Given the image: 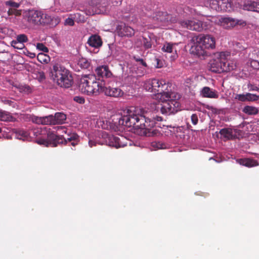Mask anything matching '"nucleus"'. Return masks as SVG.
Masks as SVG:
<instances>
[{"label": "nucleus", "mask_w": 259, "mask_h": 259, "mask_svg": "<svg viewBox=\"0 0 259 259\" xmlns=\"http://www.w3.org/2000/svg\"><path fill=\"white\" fill-rule=\"evenodd\" d=\"M73 16L74 20L77 23H84L86 20L85 16L80 13H75Z\"/></svg>", "instance_id": "33"}, {"label": "nucleus", "mask_w": 259, "mask_h": 259, "mask_svg": "<svg viewBox=\"0 0 259 259\" xmlns=\"http://www.w3.org/2000/svg\"><path fill=\"white\" fill-rule=\"evenodd\" d=\"M238 162L246 167H251L258 165V162L253 159L250 158H242L238 160Z\"/></svg>", "instance_id": "25"}, {"label": "nucleus", "mask_w": 259, "mask_h": 259, "mask_svg": "<svg viewBox=\"0 0 259 259\" xmlns=\"http://www.w3.org/2000/svg\"><path fill=\"white\" fill-rule=\"evenodd\" d=\"M2 102L5 104L9 105V106H11L13 107V108H17L18 107V105L14 100L4 99L2 100Z\"/></svg>", "instance_id": "37"}, {"label": "nucleus", "mask_w": 259, "mask_h": 259, "mask_svg": "<svg viewBox=\"0 0 259 259\" xmlns=\"http://www.w3.org/2000/svg\"><path fill=\"white\" fill-rule=\"evenodd\" d=\"M57 130L61 133L67 135L66 137L63 135H56L52 131H48L46 139H40L37 141L39 144L44 145L47 147H57L60 145H66L67 143H70L73 146L77 145L79 142V136L74 133H71L70 131L64 126H58L56 127Z\"/></svg>", "instance_id": "2"}, {"label": "nucleus", "mask_w": 259, "mask_h": 259, "mask_svg": "<svg viewBox=\"0 0 259 259\" xmlns=\"http://www.w3.org/2000/svg\"><path fill=\"white\" fill-rule=\"evenodd\" d=\"M104 83L97 80L95 75L82 76L79 81L78 88L81 92L88 95H97L101 92Z\"/></svg>", "instance_id": "5"}, {"label": "nucleus", "mask_w": 259, "mask_h": 259, "mask_svg": "<svg viewBox=\"0 0 259 259\" xmlns=\"http://www.w3.org/2000/svg\"><path fill=\"white\" fill-rule=\"evenodd\" d=\"M51 73L53 79L60 87L69 88L72 85V75L64 66L58 64L54 65Z\"/></svg>", "instance_id": "6"}, {"label": "nucleus", "mask_w": 259, "mask_h": 259, "mask_svg": "<svg viewBox=\"0 0 259 259\" xmlns=\"http://www.w3.org/2000/svg\"><path fill=\"white\" fill-rule=\"evenodd\" d=\"M244 10L259 12V2H247L243 6Z\"/></svg>", "instance_id": "24"}, {"label": "nucleus", "mask_w": 259, "mask_h": 259, "mask_svg": "<svg viewBox=\"0 0 259 259\" xmlns=\"http://www.w3.org/2000/svg\"><path fill=\"white\" fill-rule=\"evenodd\" d=\"M74 24V21L70 18H67L65 21V25L69 26H73Z\"/></svg>", "instance_id": "50"}, {"label": "nucleus", "mask_w": 259, "mask_h": 259, "mask_svg": "<svg viewBox=\"0 0 259 259\" xmlns=\"http://www.w3.org/2000/svg\"><path fill=\"white\" fill-rule=\"evenodd\" d=\"M248 88L250 91H258L259 90V88L251 83L248 84Z\"/></svg>", "instance_id": "48"}, {"label": "nucleus", "mask_w": 259, "mask_h": 259, "mask_svg": "<svg viewBox=\"0 0 259 259\" xmlns=\"http://www.w3.org/2000/svg\"><path fill=\"white\" fill-rule=\"evenodd\" d=\"M35 55L34 53H30V57L31 58H33L35 57Z\"/></svg>", "instance_id": "55"}, {"label": "nucleus", "mask_w": 259, "mask_h": 259, "mask_svg": "<svg viewBox=\"0 0 259 259\" xmlns=\"http://www.w3.org/2000/svg\"><path fill=\"white\" fill-rule=\"evenodd\" d=\"M152 146L154 147H156L157 148V149H163L164 148V145L158 142H153L152 143Z\"/></svg>", "instance_id": "45"}, {"label": "nucleus", "mask_w": 259, "mask_h": 259, "mask_svg": "<svg viewBox=\"0 0 259 259\" xmlns=\"http://www.w3.org/2000/svg\"><path fill=\"white\" fill-rule=\"evenodd\" d=\"M39 16L40 11L32 10L26 13L25 19L30 25H38Z\"/></svg>", "instance_id": "13"}, {"label": "nucleus", "mask_w": 259, "mask_h": 259, "mask_svg": "<svg viewBox=\"0 0 259 259\" xmlns=\"http://www.w3.org/2000/svg\"><path fill=\"white\" fill-rule=\"evenodd\" d=\"M50 118L52 117H49V115L44 117H35L33 119V121L37 124H50Z\"/></svg>", "instance_id": "27"}, {"label": "nucleus", "mask_w": 259, "mask_h": 259, "mask_svg": "<svg viewBox=\"0 0 259 259\" xmlns=\"http://www.w3.org/2000/svg\"><path fill=\"white\" fill-rule=\"evenodd\" d=\"M6 5L7 6H10L11 7H12L13 8H17L19 7V4L17 3H15V2H14L12 1H7L6 2Z\"/></svg>", "instance_id": "43"}, {"label": "nucleus", "mask_w": 259, "mask_h": 259, "mask_svg": "<svg viewBox=\"0 0 259 259\" xmlns=\"http://www.w3.org/2000/svg\"><path fill=\"white\" fill-rule=\"evenodd\" d=\"M39 22L38 23L39 25H46L50 24L52 19L51 17L46 14L40 11V16H39Z\"/></svg>", "instance_id": "26"}, {"label": "nucleus", "mask_w": 259, "mask_h": 259, "mask_svg": "<svg viewBox=\"0 0 259 259\" xmlns=\"http://www.w3.org/2000/svg\"><path fill=\"white\" fill-rule=\"evenodd\" d=\"M236 100L241 102H246V96L245 94H236L235 97Z\"/></svg>", "instance_id": "39"}, {"label": "nucleus", "mask_w": 259, "mask_h": 259, "mask_svg": "<svg viewBox=\"0 0 259 259\" xmlns=\"http://www.w3.org/2000/svg\"><path fill=\"white\" fill-rule=\"evenodd\" d=\"M201 94L203 97L209 98H218L219 95L217 91L209 87H205L201 91Z\"/></svg>", "instance_id": "21"}, {"label": "nucleus", "mask_w": 259, "mask_h": 259, "mask_svg": "<svg viewBox=\"0 0 259 259\" xmlns=\"http://www.w3.org/2000/svg\"><path fill=\"white\" fill-rule=\"evenodd\" d=\"M77 64L82 69H88L90 66V62L87 59L83 58L78 60Z\"/></svg>", "instance_id": "31"}, {"label": "nucleus", "mask_w": 259, "mask_h": 259, "mask_svg": "<svg viewBox=\"0 0 259 259\" xmlns=\"http://www.w3.org/2000/svg\"><path fill=\"white\" fill-rule=\"evenodd\" d=\"M175 44H172L170 42H165L161 50L163 52L168 53H172L173 55L170 56L171 60H175L178 57V55L177 53V50L175 48Z\"/></svg>", "instance_id": "17"}, {"label": "nucleus", "mask_w": 259, "mask_h": 259, "mask_svg": "<svg viewBox=\"0 0 259 259\" xmlns=\"http://www.w3.org/2000/svg\"><path fill=\"white\" fill-rule=\"evenodd\" d=\"M221 0H205V4L211 9L216 11L219 10V5Z\"/></svg>", "instance_id": "29"}, {"label": "nucleus", "mask_w": 259, "mask_h": 259, "mask_svg": "<svg viewBox=\"0 0 259 259\" xmlns=\"http://www.w3.org/2000/svg\"><path fill=\"white\" fill-rule=\"evenodd\" d=\"M134 59L137 62H139L142 65H143L144 67H147V63L144 61V60L140 58L139 57L134 56Z\"/></svg>", "instance_id": "44"}, {"label": "nucleus", "mask_w": 259, "mask_h": 259, "mask_svg": "<svg viewBox=\"0 0 259 259\" xmlns=\"http://www.w3.org/2000/svg\"><path fill=\"white\" fill-rule=\"evenodd\" d=\"M111 123L116 128L120 126L126 127H133L143 130L146 136H150L151 128L154 126L155 122L144 115L137 113L134 108L128 109L126 115L115 114L111 117Z\"/></svg>", "instance_id": "1"}, {"label": "nucleus", "mask_w": 259, "mask_h": 259, "mask_svg": "<svg viewBox=\"0 0 259 259\" xmlns=\"http://www.w3.org/2000/svg\"><path fill=\"white\" fill-rule=\"evenodd\" d=\"M180 98V95L175 92L164 93L160 95L158 99L161 103L158 108L162 114L167 115L175 113L180 108V103L178 101Z\"/></svg>", "instance_id": "4"}, {"label": "nucleus", "mask_w": 259, "mask_h": 259, "mask_svg": "<svg viewBox=\"0 0 259 259\" xmlns=\"http://www.w3.org/2000/svg\"><path fill=\"white\" fill-rule=\"evenodd\" d=\"M1 132H2V130H1V128H0V133H1Z\"/></svg>", "instance_id": "56"}, {"label": "nucleus", "mask_w": 259, "mask_h": 259, "mask_svg": "<svg viewBox=\"0 0 259 259\" xmlns=\"http://www.w3.org/2000/svg\"><path fill=\"white\" fill-rule=\"evenodd\" d=\"M225 58L222 66L223 72H229L236 68V63L232 60H228L227 57L230 56L228 53L225 52Z\"/></svg>", "instance_id": "19"}, {"label": "nucleus", "mask_w": 259, "mask_h": 259, "mask_svg": "<svg viewBox=\"0 0 259 259\" xmlns=\"http://www.w3.org/2000/svg\"><path fill=\"white\" fill-rule=\"evenodd\" d=\"M191 119L192 123L194 125H196L197 124L198 121V119L197 115L196 114H193L191 115Z\"/></svg>", "instance_id": "47"}, {"label": "nucleus", "mask_w": 259, "mask_h": 259, "mask_svg": "<svg viewBox=\"0 0 259 259\" xmlns=\"http://www.w3.org/2000/svg\"><path fill=\"white\" fill-rule=\"evenodd\" d=\"M39 78L41 80L45 79V75L43 72H39Z\"/></svg>", "instance_id": "51"}, {"label": "nucleus", "mask_w": 259, "mask_h": 259, "mask_svg": "<svg viewBox=\"0 0 259 259\" xmlns=\"http://www.w3.org/2000/svg\"><path fill=\"white\" fill-rule=\"evenodd\" d=\"M74 101L79 104H83L85 102L84 99L80 96H75L74 97Z\"/></svg>", "instance_id": "46"}, {"label": "nucleus", "mask_w": 259, "mask_h": 259, "mask_svg": "<svg viewBox=\"0 0 259 259\" xmlns=\"http://www.w3.org/2000/svg\"><path fill=\"white\" fill-rule=\"evenodd\" d=\"M89 144L91 147H92L93 146L95 145V143L94 141L90 140L89 142Z\"/></svg>", "instance_id": "52"}, {"label": "nucleus", "mask_w": 259, "mask_h": 259, "mask_svg": "<svg viewBox=\"0 0 259 259\" xmlns=\"http://www.w3.org/2000/svg\"><path fill=\"white\" fill-rule=\"evenodd\" d=\"M12 46L17 49H22L24 47L23 44L20 43L17 41L13 40L12 42Z\"/></svg>", "instance_id": "41"}, {"label": "nucleus", "mask_w": 259, "mask_h": 259, "mask_svg": "<svg viewBox=\"0 0 259 259\" xmlns=\"http://www.w3.org/2000/svg\"><path fill=\"white\" fill-rule=\"evenodd\" d=\"M220 134L225 141L234 140L236 138V136L233 135V130L231 128H223L220 130Z\"/></svg>", "instance_id": "22"}, {"label": "nucleus", "mask_w": 259, "mask_h": 259, "mask_svg": "<svg viewBox=\"0 0 259 259\" xmlns=\"http://www.w3.org/2000/svg\"><path fill=\"white\" fill-rule=\"evenodd\" d=\"M87 43L92 47L99 48L102 46L103 41L100 36L93 34L89 38Z\"/></svg>", "instance_id": "18"}, {"label": "nucleus", "mask_w": 259, "mask_h": 259, "mask_svg": "<svg viewBox=\"0 0 259 259\" xmlns=\"http://www.w3.org/2000/svg\"><path fill=\"white\" fill-rule=\"evenodd\" d=\"M171 83L163 79L153 78L146 81L144 88L148 92L157 94V98H160V95L164 93H170L169 89Z\"/></svg>", "instance_id": "7"}, {"label": "nucleus", "mask_w": 259, "mask_h": 259, "mask_svg": "<svg viewBox=\"0 0 259 259\" xmlns=\"http://www.w3.org/2000/svg\"><path fill=\"white\" fill-rule=\"evenodd\" d=\"M49 117H52L50 120V124H62L66 119V115L61 112L56 113L54 116L50 115Z\"/></svg>", "instance_id": "20"}, {"label": "nucleus", "mask_w": 259, "mask_h": 259, "mask_svg": "<svg viewBox=\"0 0 259 259\" xmlns=\"http://www.w3.org/2000/svg\"><path fill=\"white\" fill-rule=\"evenodd\" d=\"M180 24L183 27L191 30L201 31L202 30L201 22L196 19L181 21Z\"/></svg>", "instance_id": "12"}, {"label": "nucleus", "mask_w": 259, "mask_h": 259, "mask_svg": "<svg viewBox=\"0 0 259 259\" xmlns=\"http://www.w3.org/2000/svg\"><path fill=\"white\" fill-rule=\"evenodd\" d=\"M250 66L254 69H259V61L255 60H252L250 63Z\"/></svg>", "instance_id": "40"}, {"label": "nucleus", "mask_w": 259, "mask_h": 259, "mask_svg": "<svg viewBox=\"0 0 259 259\" xmlns=\"http://www.w3.org/2000/svg\"><path fill=\"white\" fill-rule=\"evenodd\" d=\"M8 14L9 15H12L13 14L18 15L20 14V13L18 12L17 10L15 8H14L10 9L8 11Z\"/></svg>", "instance_id": "49"}, {"label": "nucleus", "mask_w": 259, "mask_h": 259, "mask_svg": "<svg viewBox=\"0 0 259 259\" xmlns=\"http://www.w3.org/2000/svg\"><path fill=\"white\" fill-rule=\"evenodd\" d=\"M225 55V52H222L218 54L217 58L210 60L208 64L209 70L214 73L223 72L222 66L224 63Z\"/></svg>", "instance_id": "9"}, {"label": "nucleus", "mask_w": 259, "mask_h": 259, "mask_svg": "<svg viewBox=\"0 0 259 259\" xmlns=\"http://www.w3.org/2000/svg\"><path fill=\"white\" fill-rule=\"evenodd\" d=\"M153 43L150 38L143 37V45L145 49H149L152 48Z\"/></svg>", "instance_id": "34"}, {"label": "nucleus", "mask_w": 259, "mask_h": 259, "mask_svg": "<svg viewBox=\"0 0 259 259\" xmlns=\"http://www.w3.org/2000/svg\"><path fill=\"white\" fill-rule=\"evenodd\" d=\"M15 133V136L17 139L23 141L27 139L29 136L28 133L23 130H16Z\"/></svg>", "instance_id": "30"}, {"label": "nucleus", "mask_w": 259, "mask_h": 259, "mask_svg": "<svg viewBox=\"0 0 259 259\" xmlns=\"http://www.w3.org/2000/svg\"><path fill=\"white\" fill-rule=\"evenodd\" d=\"M101 92L104 93L106 96L114 98L120 97L123 95V92L120 89L110 86H105V83H104Z\"/></svg>", "instance_id": "14"}, {"label": "nucleus", "mask_w": 259, "mask_h": 259, "mask_svg": "<svg viewBox=\"0 0 259 259\" xmlns=\"http://www.w3.org/2000/svg\"><path fill=\"white\" fill-rule=\"evenodd\" d=\"M154 18L157 21L160 22H168L174 23L176 19H173L171 15L167 14L165 12H157Z\"/></svg>", "instance_id": "16"}, {"label": "nucleus", "mask_w": 259, "mask_h": 259, "mask_svg": "<svg viewBox=\"0 0 259 259\" xmlns=\"http://www.w3.org/2000/svg\"><path fill=\"white\" fill-rule=\"evenodd\" d=\"M95 73L97 77V80L100 82L105 83V79L110 78L112 76V73L109 69V67L106 65H102L98 67L95 70Z\"/></svg>", "instance_id": "11"}, {"label": "nucleus", "mask_w": 259, "mask_h": 259, "mask_svg": "<svg viewBox=\"0 0 259 259\" xmlns=\"http://www.w3.org/2000/svg\"><path fill=\"white\" fill-rule=\"evenodd\" d=\"M156 61H157V66L156 67L157 68H160L161 67V66L159 65V60L157 59Z\"/></svg>", "instance_id": "54"}, {"label": "nucleus", "mask_w": 259, "mask_h": 259, "mask_svg": "<svg viewBox=\"0 0 259 259\" xmlns=\"http://www.w3.org/2000/svg\"><path fill=\"white\" fill-rule=\"evenodd\" d=\"M115 31L119 36L122 37H131L135 33V30L134 28L123 23L117 25Z\"/></svg>", "instance_id": "10"}, {"label": "nucleus", "mask_w": 259, "mask_h": 259, "mask_svg": "<svg viewBox=\"0 0 259 259\" xmlns=\"http://www.w3.org/2000/svg\"><path fill=\"white\" fill-rule=\"evenodd\" d=\"M154 118L158 121H161L162 120V117L160 116H156Z\"/></svg>", "instance_id": "53"}, {"label": "nucleus", "mask_w": 259, "mask_h": 259, "mask_svg": "<svg viewBox=\"0 0 259 259\" xmlns=\"http://www.w3.org/2000/svg\"><path fill=\"white\" fill-rule=\"evenodd\" d=\"M219 24L225 29H231L239 24L238 20L231 17H221L219 19Z\"/></svg>", "instance_id": "15"}, {"label": "nucleus", "mask_w": 259, "mask_h": 259, "mask_svg": "<svg viewBox=\"0 0 259 259\" xmlns=\"http://www.w3.org/2000/svg\"><path fill=\"white\" fill-rule=\"evenodd\" d=\"M28 40V39L27 35L24 34H21L17 36V39L16 41L23 44L24 42H26Z\"/></svg>", "instance_id": "36"}, {"label": "nucleus", "mask_w": 259, "mask_h": 259, "mask_svg": "<svg viewBox=\"0 0 259 259\" xmlns=\"http://www.w3.org/2000/svg\"><path fill=\"white\" fill-rule=\"evenodd\" d=\"M243 112L246 114L251 115L258 114L259 110L255 107L251 106H246L244 107Z\"/></svg>", "instance_id": "28"}, {"label": "nucleus", "mask_w": 259, "mask_h": 259, "mask_svg": "<svg viewBox=\"0 0 259 259\" xmlns=\"http://www.w3.org/2000/svg\"><path fill=\"white\" fill-rule=\"evenodd\" d=\"M232 9V4L229 0H221L219 5V10L217 12H230Z\"/></svg>", "instance_id": "23"}, {"label": "nucleus", "mask_w": 259, "mask_h": 259, "mask_svg": "<svg viewBox=\"0 0 259 259\" xmlns=\"http://www.w3.org/2000/svg\"><path fill=\"white\" fill-rule=\"evenodd\" d=\"M102 136L104 138V141L101 144H104L116 148L123 147L126 146L128 143V140L122 136L117 137L104 132Z\"/></svg>", "instance_id": "8"}, {"label": "nucleus", "mask_w": 259, "mask_h": 259, "mask_svg": "<svg viewBox=\"0 0 259 259\" xmlns=\"http://www.w3.org/2000/svg\"><path fill=\"white\" fill-rule=\"evenodd\" d=\"M13 116L9 113L0 111V120L4 121H12Z\"/></svg>", "instance_id": "32"}, {"label": "nucleus", "mask_w": 259, "mask_h": 259, "mask_svg": "<svg viewBox=\"0 0 259 259\" xmlns=\"http://www.w3.org/2000/svg\"><path fill=\"white\" fill-rule=\"evenodd\" d=\"M246 101L252 102L256 101L259 99V96L251 93H247L246 94Z\"/></svg>", "instance_id": "35"}, {"label": "nucleus", "mask_w": 259, "mask_h": 259, "mask_svg": "<svg viewBox=\"0 0 259 259\" xmlns=\"http://www.w3.org/2000/svg\"><path fill=\"white\" fill-rule=\"evenodd\" d=\"M37 60L40 62L47 63L49 57L44 53H39L37 55Z\"/></svg>", "instance_id": "38"}, {"label": "nucleus", "mask_w": 259, "mask_h": 259, "mask_svg": "<svg viewBox=\"0 0 259 259\" xmlns=\"http://www.w3.org/2000/svg\"><path fill=\"white\" fill-rule=\"evenodd\" d=\"M190 53L200 59H205L210 56L206 50H213L215 47L214 37L210 35L200 34L192 37Z\"/></svg>", "instance_id": "3"}, {"label": "nucleus", "mask_w": 259, "mask_h": 259, "mask_svg": "<svg viewBox=\"0 0 259 259\" xmlns=\"http://www.w3.org/2000/svg\"><path fill=\"white\" fill-rule=\"evenodd\" d=\"M37 48L40 51H43L45 53H48L49 52V50L47 47H46L42 43H38L37 44Z\"/></svg>", "instance_id": "42"}]
</instances>
